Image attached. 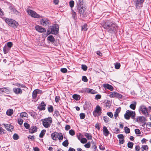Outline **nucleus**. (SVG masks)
I'll use <instances>...</instances> for the list:
<instances>
[{"mask_svg": "<svg viewBox=\"0 0 151 151\" xmlns=\"http://www.w3.org/2000/svg\"><path fill=\"white\" fill-rule=\"evenodd\" d=\"M103 27L105 29L108 30L110 32H114L116 30V26L115 24L110 22L109 21H107L103 25Z\"/></svg>", "mask_w": 151, "mask_h": 151, "instance_id": "1", "label": "nucleus"}, {"mask_svg": "<svg viewBox=\"0 0 151 151\" xmlns=\"http://www.w3.org/2000/svg\"><path fill=\"white\" fill-rule=\"evenodd\" d=\"M42 122L43 126L46 128H47L50 127L52 122V119L51 117H49L41 120Z\"/></svg>", "mask_w": 151, "mask_h": 151, "instance_id": "2", "label": "nucleus"}, {"mask_svg": "<svg viewBox=\"0 0 151 151\" xmlns=\"http://www.w3.org/2000/svg\"><path fill=\"white\" fill-rule=\"evenodd\" d=\"M5 21L9 26L14 28H17L18 25V24L17 22L11 19L6 18L5 19Z\"/></svg>", "mask_w": 151, "mask_h": 151, "instance_id": "3", "label": "nucleus"}, {"mask_svg": "<svg viewBox=\"0 0 151 151\" xmlns=\"http://www.w3.org/2000/svg\"><path fill=\"white\" fill-rule=\"evenodd\" d=\"M135 114L134 111L127 110L126 111L125 114L124 115V117L125 118L127 119H129L130 117L132 119H134V118Z\"/></svg>", "mask_w": 151, "mask_h": 151, "instance_id": "4", "label": "nucleus"}, {"mask_svg": "<svg viewBox=\"0 0 151 151\" xmlns=\"http://www.w3.org/2000/svg\"><path fill=\"white\" fill-rule=\"evenodd\" d=\"M27 12L28 14L32 17L38 18H40V16L36 12L33 10L28 9L27 11Z\"/></svg>", "mask_w": 151, "mask_h": 151, "instance_id": "5", "label": "nucleus"}, {"mask_svg": "<svg viewBox=\"0 0 151 151\" xmlns=\"http://www.w3.org/2000/svg\"><path fill=\"white\" fill-rule=\"evenodd\" d=\"M139 111L140 113L147 116H148L147 108L145 106L142 105L139 107Z\"/></svg>", "mask_w": 151, "mask_h": 151, "instance_id": "6", "label": "nucleus"}, {"mask_svg": "<svg viewBox=\"0 0 151 151\" xmlns=\"http://www.w3.org/2000/svg\"><path fill=\"white\" fill-rule=\"evenodd\" d=\"M59 26L57 24H55L51 28V34H56L58 33Z\"/></svg>", "mask_w": 151, "mask_h": 151, "instance_id": "7", "label": "nucleus"}, {"mask_svg": "<svg viewBox=\"0 0 151 151\" xmlns=\"http://www.w3.org/2000/svg\"><path fill=\"white\" fill-rule=\"evenodd\" d=\"M110 98L115 97L117 98L121 99L122 98V95L115 92H111L109 95Z\"/></svg>", "mask_w": 151, "mask_h": 151, "instance_id": "8", "label": "nucleus"}, {"mask_svg": "<svg viewBox=\"0 0 151 151\" xmlns=\"http://www.w3.org/2000/svg\"><path fill=\"white\" fill-rule=\"evenodd\" d=\"M40 22V24L44 27L49 26L50 23V21L47 19H42Z\"/></svg>", "mask_w": 151, "mask_h": 151, "instance_id": "9", "label": "nucleus"}, {"mask_svg": "<svg viewBox=\"0 0 151 151\" xmlns=\"http://www.w3.org/2000/svg\"><path fill=\"white\" fill-rule=\"evenodd\" d=\"M10 92L9 90L6 88H0V95L4 93H5L7 94H9Z\"/></svg>", "mask_w": 151, "mask_h": 151, "instance_id": "10", "label": "nucleus"}, {"mask_svg": "<svg viewBox=\"0 0 151 151\" xmlns=\"http://www.w3.org/2000/svg\"><path fill=\"white\" fill-rule=\"evenodd\" d=\"M36 30L38 32L40 33H42L46 31V29L42 27L37 25L35 27Z\"/></svg>", "mask_w": 151, "mask_h": 151, "instance_id": "11", "label": "nucleus"}, {"mask_svg": "<svg viewBox=\"0 0 151 151\" xmlns=\"http://www.w3.org/2000/svg\"><path fill=\"white\" fill-rule=\"evenodd\" d=\"M42 91L39 89L35 90L32 93V97L33 99H35L37 96V94L41 93Z\"/></svg>", "mask_w": 151, "mask_h": 151, "instance_id": "12", "label": "nucleus"}, {"mask_svg": "<svg viewBox=\"0 0 151 151\" xmlns=\"http://www.w3.org/2000/svg\"><path fill=\"white\" fill-rule=\"evenodd\" d=\"M101 108L99 106L97 105L95 108V110L93 112V114H94L95 113H97L99 114H100L101 113Z\"/></svg>", "mask_w": 151, "mask_h": 151, "instance_id": "13", "label": "nucleus"}, {"mask_svg": "<svg viewBox=\"0 0 151 151\" xmlns=\"http://www.w3.org/2000/svg\"><path fill=\"white\" fill-rule=\"evenodd\" d=\"M77 9L78 10L79 13L81 15H83L85 11V8H83V6L78 7Z\"/></svg>", "mask_w": 151, "mask_h": 151, "instance_id": "14", "label": "nucleus"}, {"mask_svg": "<svg viewBox=\"0 0 151 151\" xmlns=\"http://www.w3.org/2000/svg\"><path fill=\"white\" fill-rule=\"evenodd\" d=\"M13 90V92L16 94H21L22 93V90L19 88H14Z\"/></svg>", "mask_w": 151, "mask_h": 151, "instance_id": "15", "label": "nucleus"}, {"mask_svg": "<svg viewBox=\"0 0 151 151\" xmlns=\"http://www.w3.org/2000/svg\"><path fill=\"white\" fill-rule=\"evenodd\" d=\"M103 134L105 136L107 137L109 135V132L106 127L104 126L103 127Z\"/></svg>", "mask_w": 151, "mask_h": 151, "instance_id": "16", "label": "nucleus"}, {"mask_svg": "<svg viewBox=\"0 0 151 151\" xmlns=\"http://www.w3.org/2000/svg\"><path fill=\"white\" fill-rule=\"evenodd\" d=\"M4 124L6 129L7 130L10 131H12V130H13V127L12 125L9 124Z\"/></svg>", "mask_w": 151, "mask_h": 151, "instance_id": "17", "label": "nucleus"}, {"mask_svg": "<svg viewBox=\"0 0 151 151\" xmlns=\"http://www.w3.org/2000/svg\"><path fill=\"white\" fill-rule=\"evenodd\" d=\"M58 133L55 132L52 133L51 134V137L52 139L54 140H56L58 139Z\"/></svg>", "mask_w": 151, "mask_h": 151, "instance_id": "18", "label": "nucleus"}, {"mask_svg": "<svg viewBox=\"0 0 151 151\" xmlns=\"http://www.w3.org/2000/svg\"><path fill=\"white\" fill-rule=\"evenodd\" d=\"M103 86L105 89H108L111 91H112L113 90V87L110 85L109 84H104Z\"/></svg>", "mask_w": 151, "mask_h": 151, "instance_id": "19", "label": "nucleus"}, {"mask_svg": "<svg viewBox=\"0 0 151 151\" xmlns=\"http://www.w3.org/2000/svg\"><path fill=\"white\" fill-rule=\"evenodd\" d=\"M37 128L36 126H32L29 129V132L31 133H33L37 131Z\"/></svg>", "mask_w": 151, "mask_h": 151, "instance_id": "20", "label": "nucleus"}, {"mask_svg": "<svg viewBox=\"0 0 151 151\" xmlns=\"http://www.w3.org/2000/svg\"><path fill=\"white\" fill-rule=\"evenodd\" d=\"M145 121V119L144 116H139L137 119V121L144 123Z\"/></svg>", "mask_w": 151, "mask_h": 151, "instance_id": "21", "label": "nucleus"}, {"mask_svg": "<svg viewBox=\"0 0 151 151\" xmlns=\"http://www.w3.org/2000/svg\"><path fill=\"white\" fill-rule=\"evenodd\" d=\"M145 0H137L136 2V5L137 7L140 6L143 3Z\"/></svg>", "mask_w": 151, "mask_h": 151, "instance_id": "22", "label": "nucleus"}, {"mask_svg": "<svg viewBox=\"0 0 151 151\" xmlns=\"http://www.w3.org/2000/svg\"><path fill=\"white\" fill-rule=\"evenodd\" d=\"M86 91L88 93H91L92 94H95L97 93L96 91L90 88L87 89L86 90Z\"/></svg>", "mask_w": 151, "mask_h": 151, "instance_id": "23", "label": "nucleus"}, {"mask_svg": "<svg viewBox=\"0 0 151 151\" xmlns=\"http://www.w3.org/2000/svg\"><path fill=\"white\" fill-rule=\"evenodd\" d=\"M71 13L72 15V17L75 20L77 18L76 13L72 9H71Z\"/></svg>", "mask_w": 151, "mask_h": 151, "instance_id": "24", "label": "nucleus"}, {"mask_svg": "<svg viewBox=\"0 0 151 151\" xmlns=\"http://www.w3.org/2000/svg\"><path fill=\"white\" fill-rule=\"evenodd\" d=\"M47 40L52 42H54L55 41V39L52 35H50L47 37Z\"/></svg>", "mask_w": 151, "mask_h": 151, "instance_id": "25", "label": "nucleus"}, {"mask_svg": "<svg viewBox=\"0 0 151 151\" xmlns=\"http://www.w3.org/2000/svg\"><path fill=\"white\" fill-rule=\"evenodd\" d=\"M45 103L43 102H42L41 103V105H40L39 107V108L40 110H44L45 109Z\"/></svg>", "mask_w": 151, "mask_h": 151, "instance_id": "26", "label": "nucleus"}, {"mask_svg": "<svg viewBox=\"0 0 151 151\" xmlns=\"http://www.w3.org/2000/svg\"><path fill=\"white\" fill-rule=\"evenodd\" d=\"M73 98L76 100H78L80 99L81 97L79 95L75 94L73 95Z\"/></svg>", "mask_w": 151, "mask_h": 151, "instance_id": "27", "label": "nucleus"}, {"mask_svg": "<svg viewBox=\"0 0 151 151\" xmlns=\"http://www.w3.org/2000/svg\"><path fill=\"white\" fill-rule=\"evenodd\" d=\"M136 102H134V103L131 104L129 106V107L131 109L133 110H134L136 108Z\"/></svg>", "mask_w": 151, "mask_h": 151, "instance_id": "28", "label": "nucleus"}, {"mask_svg": "<svg viewBox=\"0 0 151 151\" xmlns=\"http://www.w3.org/2000/svg\"><path fill=\"white\" fill-rule=\"evenodd\" d=\"M58 139L60 141L62 140L63 138V136L62 134L61 133H58Z\"/></svg>", "mask_w": 151, "mask_h": 151, "instance_id": "29", "label": "nucleus"}, {"mask_svg": "<svg viewBox=\"0 0 151 151\" xmlns=\"http://www.w3.org/2000/svg\"><path fill=\"white\" fill-rule=\"evenodd\" d=\"M20 116L22 118L27 117L28 114L27 113L25 112H22L21 113Z\"/></svg>", "mask_w": 151, "mask_h": 151, "instance_id": "30", "label": "nucleus"}, {"mask_svg": "<svg viewBox=\"0 0 151 151\" xmlns=\"http://www.w3.org/2000/svg\"><path fill=\"white\" fill-rule=\"evenodd\" d=\"M85 136L88 140L92 139V136L90 134L86 133L85 134Z\"/></svg>", "mask_w": 151, "mask_h": 151, "instance_id": "31", "label": "nucleus"}, {"mask_svg": "<svg viewBox=\"0 0 151 151\" xmlns=\"http://www.w3.org/2000/svg\"><path fill=\"white\" fill-rule=\"evenodd\" d=\"M46 132V130L43 129L42 130L39 135V137L40 138H42L43 137L44 135L45 134Z\"/></svg>", "mask_w": 151, "mask_h": 151, "instance_id": "32", "label": "nucleus"}, {"mask_svg": "<svg viewBox=\"0 0 151 151\" xmlns=\"http://www.w3.org/2000/svg\"><path fill=\"white\" fill-rule=\"evenodd\" d=\"M78 7L82 6V5H83V0H78V1L77 2Z\"/></svg>", "mask_w": 151, "mask_h": 151, "instance_id": "33", "label": "nucleus"}, {"mask_svg": "<svg viewBox=\"0 0 151 151\" xmlns=\"http://www.w3.org/2000/svg\"><path fill=\"white\" fill-rule=\"evenodd\" d=\"M10 49L7 47L5 46L4 47L3 50L4 54L7 53L9 50Z\"/></svg>", "mask_w": 151, "mask_h": 151, "instance_id": "34", "label": "nucleus"}, {"mask_svg": "<svg viewBox=\"0 0 151 151\" xmlns=\"http://www.w3.org/2000/svg\"><path fill=\"white\" fill-rule=\"evenodd\" d=\"M148 146L146 145H143L141 148V150L142 151L144 150H146L148 149Z\"/></svg>", "mask_w": 151, "mask_h": 151, "instance_id": "35", "label": "nucleus"}, {"mask_svg": "<svg viewBox=\"0 0 151 151\" xmlns=\"http://www.w3.org/2000/svg\"><path fill=\"white\" fill-rule=\"evenodd\" d=\"M68 141L66 139L63 142L62 145L63 146L67 147L68 146Z\"/></svg>", "mask_w": 151, "mask_h": 151, "instance_id": "36", "label": "nucleus"}, {"mask_svg": "<svg viewBox=\"0 0 151 151\" xmlns=\"http://www.w3.org/2000/svg\"><path fill=\"white\" fill-rule=\"evenodd\" d=\"M6 113L7 115L10 116L13 114V110L12 109L8 110L7 111Z\"/></svg>", "mask_w": 151, "mask_h": 151, "instance_id": "37", "label": "nucleus"}, {"mask_svg": "<svg viewBox=\"0 0 151 151\" xmlns=\"http://www.w3.org/2000/svg\"><path fill=\"white\" fill-rule=\"evenodd\" d=\"M133 144L132 142H129L127 144V146L129 148L132 149L133 148Z\"/></svg>", "mask_w": 151, "mask_h": 151, "instance_id": "38", "label": "nucleus"}, {"mask_svg": "<svg viewBox=\"0 0 151 151\" xmlns=\"http://www.w3.org/2000/svg\"><path fill=\"white\" fill-rule=\"evenodd\" d=\"M103 119L104 122L106 123L108 122L109 121V118L107 116H104L103 117Z\"/></svg>", "mask_w": 151, "mask_h": 151, "instance_id": "39", "label": "nucleus"}, {"mask_svg": "<svg viewBox=\"0 0 151 151\" xmlns=\"http://www.w3.org/2000/svg\"><path fill=\"white\" fill-rule=\"evenodd\" d=\"M124 131L126 134L129 133L130 132V129L127 127H124Z\"/></svg>", "mask_w": 151, "mask_h": 151, "instance_id": "40", "label": "nucleus"}, {"mask_svg": "<svg viewBox=\"0 0 151 151\" xmlns=\"http://www.w3.org/2000/svg\"><path fill=\"white\" fill-rule=\"evenodd\" d=\"M120 64L119 63H117L115 65V68L116 69H119L120 67Z\"/></svg>", "mask_w": 151, "mask_h": 151, "instance_id": "41", "label": "nucleus"}, {"mask_svg": "<svg viewBox=\"0 0 151 151\" xmlns=\"http://www.w3.org/2000/svg\"><path fill=\"white\" fill-rule=\"evenodd\" d=\"M48 111L50 112H52L53 111V107L51 106H50L48 107Z\"/></svg>", "mask_w": 151, "mask_h": 151, "instance_id": "42", "label": "nucleus"}, {"mask_svg": "<svg viewBox=\"0 0 151 151\" xmlns=\"http://www.w3.org/2000/svg\"><path fill=\"white\" fill-rule=\"evenodd\" d=\"M82 30H83L84 31L87 30V25L86 24H84L82 26Z\"/></svg>", "mask_w": 151, "mask_h": 151, "instance_id": "43", "label": "nucleus"}, {"mask_svg": "<svg viewBox=\"0 0 151 151\" xmlns=\"http://www.w3.org/2000/svg\"><path fill=\"white\" fill-rule=\"evenodd\" d=\"M81 68L84 71L86 70L87 67V66L85 65H81Z\"/></svg>", "mask_w": 151, "mask_h": 151, "instance_id": "44", "label": "nucleus"}, {"mask_svg": "<svg viewBox=\"0 0 151 151\" xmlns=\"http://www.w3.org/2000/svg\"><path fill=\"white\" fill-rule=\"evenodd\" d=\"M80 116L81 119H83L85 117V114L84 113H81L80 114Z\"/></svg>", "mask_w": 151, "mask_h": 151, "instance_id": "45", "label": "nucleus"}, {"mask_svg": "<svg viewBox=\"0 0 151 151\" xmlns=\"http://www.w3.org/2000/svg\"><path fill=\"white\" fill-rule=\"evenodd\" d=\"M13 138L14 140H17L19 139V136L17 134H15L13 135Z\"/></svg>", "mask_w": 151, "mask_h": 151, "instance_id": "46", "label": "nucleus"}, {"mask_svg": "<svg viewBox=\"0 0 151 151\" xmlns=\"http://www.w3.org/2000/svg\"><path fill=\"white\" fill-rule=\"evenodd\" d=\"M69 133L70 135L72 136L74 135L75 134V132L73 129H71L69 130Z\"/></svg>", "mask_w": 151, "mask_h": 151, "instance_id": "47", "label": "nucleus"}, {"mask_svg": "<svg viewBox=\"0 0 151 151\" xmlns=\"http://www.w3.org/2000/svg\"><path fill=\"white\" fill-rule=\"evenodd\" d=\"M74 2L73 1H71L69 2L70 6L71 8H72L74 6Z\"/></svg>", "mask_w": 151, "mask_h": 151, "instance_id": "48", "label": "nucleus"}, {"mask_svg": "<svg viewBox=\"0 0 151 151\" xmlns=\"http://www.w3.org/2000/svg\"><path fill=\"white\" fill-rule=\"evenodd\" d=\"M24 127L27 129H29V125L27 123H24Z\"/></svg>", "mask_w": 151, "mask_h": 151, "instance_id": "49", "label": "nucleus"}, {"mask_svg": "<svg viewBox=\"0 0 151 151\" xmlns=\"http://www.w3.org/2000/svg\"><path fill=\"white\" fill-rule=\"evenodd\" d=\"M18 122L19 124L21 125L23 124V121L22 119H19L18 120Z\"/></svg>", "mask_w": 151, "mask_h": 151, "instance_id": "50", "label": "nucleus"}, {"mask_svg": "<svg viewBox=\"0 0 151 151\" xmlns=\"http://www.w3.org/2000/svg\"><path fill=\"white\" fill-rule=\"evenodd\" d=\"M107 115L110 117L111 118H112L113 117V114L111 112H107Z\"/></svg>", "mask_w": 151, "mask_h": 151, "instance_id": "51", "label": "nucleus"}, {"mask_svg": "<svg viewBox=\"0 0 151 151\" xmlns=\"http://www.w3.org/2000/svg\"><path fill=\"white\" fill-rule=\"evenodd\" d=\"M87 139L85 138H83L81 140V142L82 143H85L87 142Z\"/></svg>", "mask_w": 151, "mask_h": 151, "instance_id": "52", "label": "nucleus"}, {"mask_svg": "<svg viewBox=\"0 0 151 151\" xmlns=\"http://www.w3.org/2000/svg\"><path fill=\"white\" fill-rule=\"evenodd\" d=\"M117 137L119 139H124V137L122 134H119L117 135Z\"/></svg>", "mask_w": 151, "mask_h": 151, "instance_id": "53", "label": "nucleus"}, {"mask_svg": "<svg viewBox=\"0 0 151 151\" xmlns=\"http://www.w3.org/2000/svg\"><path fill=\"white\" fill-rule=\"evenodd\" d=\"M101 96L99 94H97L96 95L95 99H96L98 100L101 98Z\"/></svg>", "mask_w": 151, "mask_h": 151, "instance_id": "54", "label": "nucleus"}, {"mask_svg": "<svg viewBox=\"0 0 151 151\" xmlns=\"http://www.w3.org/2000/svg\"><path fill=\"white\" fill-rule=\"evenodd\" d=\"M82 81L85 82H87L88 81V79L86 76H84L82 77Z\"/></svg>", "mask_w": 151, "mask_h": 151, "instance_id": "55", "label": "nucleus"}, {"mask_svg": "<svg viewBox=\"0 0 151 151\" xmlns=\"http://www.w3.org/2000/svg\"><path fill=\"white\" fill-rule=\"evenodd\" d=\"M60 70L61 72L63 73H65L67 71V70L66 68H61Z\"/></svg>", "mask_w": 151, "mask_h": 151, "instance_id": "56", "label": "nucleus"}, {"mask_svg": "<svg viewBox=\"0 0 151 151\" xmlns=\"http://www.w3.org/2000/svg\"><path fill=\"white\" fill-rule=\"evenodd\" d=\"M135 132L136 134H140V130L138 129H136L135 130Z\"/></svg>", "mask_w": 151, "mask_h": 151, "instance_id": "57", "label": "nucleus"}, {"mask_svg": "<svg viewBox=\"0 0 151 151\" xmlns=\"http://www.w3.org/2000/svg\"><path fill=\"white\" fill-rule=\"evenodd\" d=\"M12 43L11 42H9L7 43V45L9 48H11L12 46Z\"/></svg>", "mask_w": 151, "mask_h": 151, "instance_id": "58", "label": "nucleus"}, {"mask_svg": "<svg viewBox=\"0 0 151 151\" xmlns=\"http://www.w3.org/2000/svg\"><path fill=\"white\" fill-rule=\"evenodd\" d=\"M84 146L86 148H88L90 147V143L89 142H88V143H87V144H86L84 145Z\"/></svg>", "mask_w": 151, "mask_h": 151, "instance_id": "59", "label": "nucleus"}, {"mask_svg": "<svg viewBox=\"0 0 151 151\" xmlns=\"http://www.w3.org/2000/svg\"><path fill=\"white\" fill-rule=\"evenodd\" d=\"M119 143L120 144H122L124 142V139H119Z\"/></svg>", "mask_w": 151, "mask_h": 151, "instance_id": "60", "label": "nucleus"}, {"mask_svg": "<svg viewBox=\"0 0 151 151\" xmlns=\"http://www.w3.org/2000/svg\"><path fill=\"white\" fill-rule=\"evenodd\" d=\"M113 130L114 131V132L116 133V134H117V133H119V129L117 128H115V129H113Z\"/></svg>", "mask_w": 151, "mask_h": 151, "instance_id": "61", "label": "nucleus"}, {"mask_svg": "<svg viewBox=\"0 0 151 151\" xmlns=\"http://www.w3.org/2000/svg\"><path fill=\"white\" fill-rule=\"evenodd\" d=\"M135 149L136 151H139L140 149V147L139 146L136 145L135 147Z\"/></svg>", "mask_w": 151, "mask_h": 151, "instance_id": "62", "label": "nucleus"}, {"mask_svg": "<svg viewBox=\"0 0 151 151\" xmlns=\"http://www.w3.org/2000/svg\"><path fill=\"white\" fill-rule=\"evenodd\" d=\"M60 97L58 96H56L55 97V101L56 102H57L59 101V100H60Z\"/></svg>", "mask_w": 151, "mask_h": 151, "instance_id": "63", "label": "nucleus"}, {"mask_svg": "<svg viewBox=\"0 0 151 151\" xmlns=\"http://www.w3.org/2000/svg\"><path fill=\"white\" fill-rule=\"evenodd\" d=\"M70 126L69 125H66L65 127V129L66 130H68L70 128Z\"/></svg>", "mask_w": 151, "mask_h": 151, "instance_id": "64", "label": "nucleus"}]
</instances>
